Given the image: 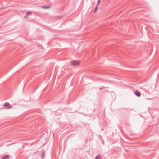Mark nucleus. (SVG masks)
I'll use <instances>...</instances> for the list:
<instances>
[{
    "instance_id": "obj_12",
    "label": "nucleus",
    "mask_w": 159,
    "mask_h": 159,
    "mask_svg": "<svg viewBox=\"0 0 159 159\" xmlns=\"http://www.w3.org/2000/svg\"><path fill=\"white\" fill-rule=\"evenodd\" d=\"M102 88H100V90H101Z\"/></svg>"
},
{
    "instance_id": "obj_9",
    "label": "nucleus",
    "mask_w": 159,
    "mask_h": 159,
    "mask_svg": "<svg viewBox=\"0 0 159 159\" xmlns=\"http://www.w3.org/2000/svg\"><path fill=\"white\" fill-rule=\"evenodd\" d=\"M98 6H97L96 7H95V9L94 10V12H96V11H97V9H98Z\"/></svg>"
},
{
    "instance_id": "obj_11",
    "label": "nucleus",
    "mask_w": 159,
    "mask_h": 159,
    "mask_svg": "<svg viewBox=\"0 0 159 159\" xmlns=\"http://www.w3.org/2000/svg\"><path fill=\"white\" fill-rule=\"evenodd\" d=\"M24 17L25 18H28V15L26 14V15L24 16Z\"/></svg>"
},
{
    "instance_id": "obj_1",
    "label": "nucleus",
    "mask_w": 159,
    "mask_h": 159,
    "mask_svg": "<svg viewBox=\"0 0 159 159\" xmlns=\"http://www.w3.org/2000/svg\"><path fill=\"white\" fill-rule=\"evenodd\" d=\"M4 106L6 107H7V108L8 109H11L12 108V106L10 104L7 102H5L4 105Z\"/></svg>"
},
{
    "instance_id": "obj_10",
    "label": "nucleus",
    "mask_w": 159,
    "mask_h": 159,
    "mask_svg": "<svg viewBox=\"0 0 159 159\" xmlns=\"http://www.w3.org/2000/svg\"><path fill=\"white\" fill-rule=\"evenodd\" d=\"M101 1L100 0H98L97 2V4H98L100 3Z\"/></svg>"
},
{
    "instance_id": "obj_6",
    "label": "nucleus",
    "mask_w": 159,
    "mask_h": 159,
    "mask_svg": "<svg viewBox=\"0 0 159 159\" xmlns=\"http://www.w3.org/2000/svg\"><path fill=\"white\" fill-rule=\"evenodd\" d=\"M44 155H45V153L44 152H43L41 156V158L42 159L44 158Z\"/></svg>"
},
{
    "instance_id": "obj_5",
    "label": "nucleus",
    "mask_w": 159,
    "mask_h": 159,
    "mask_svg": "<svg viewBox=\"0 0 159 159\" xmlns=\"http://www.w3.org/2000/svg\"><path fill=\"white\" fill-rule=\"evenodd\" d=\"M95 159H102V157L100 154H98L96 157Z\"/></svg>"
},
{
    "instance_id": "obj_4",
    "label": "nucleus",
    "mask_w": 159,
    "mask_h": 159,
    "mask_svg": "<svg viewBox=\"0 0 159 159\" xmlns=\"http://www.w3.org/2000/svg\"><path fill=\"white\" fill-rule=\"evenodd\" d=\"M10 157L9 156V155H6L5 156H4L2 157V159H8Z\"/></svg>"
},
{
    "instance_id": "obj_7",
    "label": "nucleus",
    "mask_w": 159,
    "mask_h": 159,
    "mask_svg": "<svg viewBox=\"0 0 159 159\" xmlns=\"http://www.w3.org/2000/svg\"><path fill=\"white\" fill-rule=\"evenodd\" d=\"M50 7L49 6H43L42 7L44 9H47L50 8Z\"/></svg>"
},
{
    "instance_id": "obj_2",
    "label": "nucleus",
    "mask_w": 159,
    "mask_h": 159,
    "mask_svg": "<svg viewBox=\"0 0 159 159\" xmlns=\"http://www.w3.org/2000/svg\"><path fill=\"white\" fill-rule=\"evenodd\" d=\"M72 64L74 66H75L79 64V62L78 61L76 60H74L71 62Z\"/></svg>"
},
{
    "instance_id": "obj_8",
    "label": "nucleus",
    "mask_w": 159,
    "mask_h": 159,
    "mask_svg": "<svg viewBox=\"0 0 159 159\" xmlns=\"http://www.w3.org/2000/svg\"><path fill=\"white\" fill-rule=\"evenodd\" d=\"M26 14H27V15L28 16V15H31V13L30 11H28V12H27Z\"/></svg>"
},
{
    "instance_id": "obj_3",
    "label": "nucleus",
    "mask_w": 159,
    "mask_h": 159,
    "mask_svg": "<svg viewBox=\"0 0 159 159\" xmlns=\"http://www.w3.org/2000/svg\"><path fill=\"white\" fill-rule=\"evenodd\" d=\"M135 95L137 96V97H139L140 96L141 93H140L138 91V90H136L135 92Z\"/></svg>"
}]
</instances>
